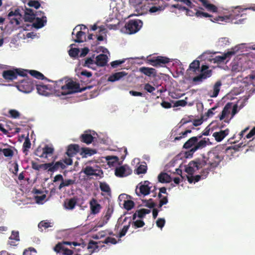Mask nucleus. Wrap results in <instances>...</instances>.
Masks as SVG:
<instances>
[{"mask_svg":"<svg viewBox=\"0 0 255 255\" xmlns=\"http://www.w3.org/2000/svg\"><path fill=\"white\" fill-rule=\"evenodd\" d=\"M224 159V154L216 149L208 152V157L203 156L202 158H196L189 162L185 171L189 174H192L197 170L202 169L208 165L211 168L218 167Z\"/></svg>","mask_w":255,"mask_h":255,"instance_id":"f257e3e1","label":"nucleus"},{"mask_svg":"<svg viewBox=\"0 0 255 255\" xmlns=\"http://www.w3.org/2000/svg\"><path fill=\"white\" fill-rule=\"evenodd\" d=\"M200 138H201V136H193L184 143L183 148L190 149L189 151L185 152L186 157H192L195 151L205 148L210 142V139L208 138H204L198 141Z\"/></svg>","mask_w":255,"mask_h":255,"instance_id":"f03ea898","label":"nucleus"},{"mask_svg":"<svg viewBox=\"0 0 255 255\" xmlns=\"http://www.w3.org/2000/svg\"><path fill=\"white\" fill-rule=\"evenodd\" d=\"M63 79L55 81L56 85L54 87L55 89H59L60 87L62 90L61 94L63 95L82 92L87 89L86 87L81 88L79 83L73 81L66 80L64 84H63Z\"/></svg>","mask_w":255,"mask_h":255,"instance_id":"7ed1b4c3","label":"nucleus"},{"mask_svg":"<svg viewBox=\"0 0 255 255\" xmlns=\"http://www.w3.org/2000/svg\"><path fill=\"white\" fill-rule=\"evenodd\" d=\"M208 65H202L201 68L200 65H189V67L187 71L191 74L192 71L193 74H200L193 78V82L195 83H199L202 82L204 79L209 78L212 75V70L208 69Z\"/></svg>","mask_w":255,"mask_h":255,"instance_id":"20e7f679","label":"nucleus"},{"mask_svg":"<svg viewBox=\"0 0 255 255\" xmlns=\"http://www.w3.org/2000/svg\"><path fill=\"white\" fill-rule=\"evenodd\" d=\"M241 49V45H237L235 47L229 49L226 52H224L222 55L216 56L214 58L210 56L209 58L207 57V62L213 63L228 62L232 58V57L236 54Z\"/></svg>","mask_w":255,"mask_h":255,"instance_id":"39448f33","label":"nucleus"},{"mask_svg":"<svg viewBox=\"0 0 255 255\" xmlns=\"http://www.w3.org/2000/svg\"><path fill=\"white\" fill-rule=\"evenodd\" d=\"M74 246H80V243L76 242L64 241L58 243L54 248V250L57 253H61L64 255H72L74 254L73 250L65 247V245H72Z\"/></svg>","mask_w":255,"mask_h":255,"instance_id":"423d86ee","label":"nucleus"},{"mask_svg":"<svg viewBox=\"0 0 255 255\" xmlns=\"http://www.w3.org/2000/svg\"><path fill=\"white\" fill-rule=\"evenodd\" d=\"M142 22L139 19L129 20L125 25L127 33L131 34L136 33L142 26Z\"/></svg>","mask_w":255,"mask_h":255,"instance_id":"0eeeda50","label":"nucleus"},{"mask_svg":"<svg viewBox=\"0 0 255 255\" xmlns=\"http://www.w3.org/2000/svg\"><path fill=\"white\" fill-rule=\"evenodd\" d=\"M148 63H152L153 64H168L170 62H172V64H179L180 61L177 59H170L167 57H162V56H153L150 57L149 56L147 58Z\"/></svg>","mask_w":255,"mask_h":255,"instance_id":"6e6552de","label":"nucleus"},{"mask_svg":"<svg viewBox=\"0 0 255 255\" xmlns=\"http://www.w3.org/2000/svg\"><path fill=\"white\" fill-rule=\"evenodd\" d=\"M240 8L239 6H237L235 8V9L233 11V12L231 13L229 15L225 16H218L214 18L213 19H210V20L212 22H218V21H226L227 22L228 20L230 19H233L235 18L236 17H238L240 16Z\"/></svg>","mask_w":255,"mask_h":255,"instance_id":"1a4fd4ad","label":"nucleus"},{"mask_svg":"<svg viewBox=\"0 0 255 255\" xmlns=\"http://www.w3.org/2000/svg\"><path fill=\"white\" fill-rule=\"evenodd\" d=\"M132 172L131 169L127 165H123L117 167L115 169V175L117 177H124L128 176Z\"/></svg>","mask_w":255,"mask_h":255,"instance_id":"9d476101","label":"nucleus"},{"mask_svg":"<svg viewBox=\"0 0 255 255\" xmlns=\"http://www.w3.org/2000/svg\"><path fill=\"white\" fill-rule=\"evenodd\" d=\"M185 10L186 11V15L189 16H193L195 15L197 17H209L210 19H212L213 17L212 15L206 13V12H202V11L196 9H195V12H194V11L188 8H186Z\"/></svg>","mask_w":255,"mask_h":255,"instance_id":"9b49d317","label":"nucleus"},{"mask_svg":"<svg viewBox=\"0 0 255 255\" xmlns=\"http://www.w3.org/2000/svg\"><path fill=\"white\" fill-rule=\"evenodd\" d=\"M113 211V208L112 207H109L107 209L105 215L102 218V221L98 223V227H102L106 225L108 223Z\"/></svg>","mask_w":255,"mask_h":255,"instance_id":"f8f14e48","label":"nucleus"},{"mask_svg":"<svg viewBox=\"0 0 255 255\" xmlns=\"http://www.w3.org/2000/svg\"><path fill=\"white\" fill-rule=\"evenodd\" d=\"M90 206L91 213L94 215L98 214L102 209L101 204L98 203L97 200L95 198H92L90 201Z\"/></svg>","mask_w":255,"mask_h":255,"instance_id":"ddd939ff","label":"nucleus"},{"mask_svg":"<svg viewBox=\"0 0 255 255\" xmlns=\"http://www.w3.org/2000/svg\"><path fill=\"white\" fill-rule=\"evenodd\" d=\"M80 146L77 144H71L67 147L66 154L70 157H71L79 152Z\"/></svg>","mask_w":255,"mask_h":255,"instance_id":"4468645a","label":"nucleus"},{"mask_svg":"<svg viewBox=\"0 0 255 255\" xmlns=\"http://www.w3.org/2000/svg\"><path fill=\"white\" fill-rule=\"evenodd\" d=\"M35 17L36 15L33 9L29 8H25L23 16L25 21L33 22L35 19Z\"/></svg>","mask_w":255,"mask_h":255,"instance_id":"2eb2a0df","label":"nucleus"},{"mask_svg":"<svg viewBox=\"0 0 255 255\" xmlns=\"http://www.w3.org/2000/svg\"><path fill=\"white\" fill-rule=\"evenodd\" d=\"M2 76L5 79L8 80L12 81L16 79L17 77L15 68L4 70L3 72Z\"/></svg>","mask_w":255,"mask_h":255,"instance_id":"dca6fc26","label":"nucleus"},{"mask_svg":"<svg viewBox=\"0 0 255 255\" xmlns=\"http://www.w3.org/2000/svg\"><path fill=\"white\" fill-rule=\"evenodd\" d=\"M229 133V129L226 128L224 130H221L220 131H215L213 134V136L215 137L217 141H221Z\"/></svg>","mask_w":255,"mask_h":255,"instance_id":"f3484780","label":"nucleus"},{"mask_svg":"<svg viewBox=\"0 0 255 255\" xmlns=\"http://www.w3.org/2000/svg\"><path fill=\"white\" fill-rule=\"evenodd\" d=\"M35 21L33 23L32 26L36 29H40L46 25L47 19L46 17H35Z\"/></svg>","mask_w":255,"mask_h":255,"instance_id":"a211bd4d","label":"nucleus"},{"mask_svg":"<svg viewBox=\"0 0 255 255\" xmlns=\"http://www.w3.org/2000/svg\"><path fill=\"white\" fill-rule=\"evenodd\" d=\"M36 89H37V93L40 95L47 96L50 94V90L47 85L36 84Z\"/></svg>","mask_w":255,"mask_h":255,"instance_id":"6ab92c4d","label":"nucleus"},{"mask_svg":"<svg viewBox=\"0 0 255 255\" xmlns=\"http://www.w3.org/2000/svg\"><path fill=\"white\" fill-rule=\"evenodd\" d=\"M94 137L91 135L89 131L86 130L83 134H81L80 136V140L86 144H90L93 141Z\"/></svg>","mask_w":255,"mask_h":255,"instance_id":"aec40b11","label":"nucleus"},{"mask_svg":"<svg viewBox=\"0 0 255 255\" xmlns=\"http://www.w3.org/2000/svg\"><path fill=\"white\" fill-rule=\"evenodd\" d=\"M77 203V199L76 198H72L66 199L64 202V207L66 209L73 210L75 208Z\"/></svg>","mask_w":255,"mask_h":255,"instance_id":"412c9836","label":"nucleus"},{"mask_svg":"<svg viewBox=\"0 0 255 255\" xmlns=\"http://www.w3.org/2000/svg\"><path fill=\"white\" fill-rule=\"evenodd\" d=\"M151 188L152 186H147V185L142 184L140 183L139 186V193H138L137 189L136 190V193L137 194V196H140V194L144 196L148 195L150 194Z\"/></svg>","mask_w":255,"mask_h":255,"instance_id":"4be33fe9","label":"nucleus"},{"mask_svg":"<svg viewBox=\"0 0 255 255\" xmlns=\"http://www.w3.org/2000/svg\"><path fill=\"white\" fill-rule=\"evenodd\" d=\"M51 164H52V167L51 168L49 169V171L50 172H54L58 170L59 168L64 169L66 167V165L63 163L62 160H60L55 163L51 162Z\"/></svg>","mask_w":255,"mask_h":255,"instance_id":"5701e85b","label":"nucleus"},{"mask_svg":"<svg viewBox=\"0 0 255 255\" xmlns=\"http://www.w3.org/2000/svg\"><path fill=\"white\" fill-rule=\"evenodd\" d=\"M81 151L80 154L82 157H87L88 156H91L96 153V151L94 149H92L87 147H83L81 148Z\"/></svg>","mask_w":255,"mask_h":255,"instance_id":"b1692460","label":"nucleus"},{"mask_svg":"<svg viewBox=\"0 0 255 255\" xmlns=\"http://www.w3.org/2000/svg\"><path fill=\"white\" fill-rule=\"evenodd\" d=\"M158 180L161 183H169L171 181V178L167 173L161 172L158 176Z\"/></svg>","mask_w":255,"mask_h":255,"instance_id":"393cba45","label":"nucleus"},{"mask_svg":"<svg viewBox=\"0 0 255 255\" xmlns=\"http://www.w3.org/2000/svg\"><path fill=\"white\" fill-rule=\"evenodd\" d=\"M126 75L127 74L126 73H125V72H118L117 73H116L109 76L108 80L111 82H115L121 79Z\"/></svg>","mask_w":255,"mask_h":255,"instance_id":"a878e982","label":"nucleus"},{"mask_svg":"<svg viewBox=\"0 0 255 255\" xmlns=\"http://www.w3.org/2000/svg\"><path fill=\"white\" fill-rule=\"evenodd\" d=\"M96 60L94 64H108V57L106 54H100L96 57Z\"/></svg>","mask_w":255,"mask_h":255,"instance_id":"bb28decb","label":"nucleus"},{"mask_svg":"<svg viewBox=\"0 0 255 255\" xmlns=\"http://www.w3.org/2000/svg\"><path fill=\"white\" fill-rule=\"evenodd\" d=\"M222 85V83L220 81H218L215 83L213 87V91L212 94L210 95L211 97H216L218 95L220 91V87Z\"/></svg>","mask_w":255,"mask_h":255,"instance_id":"cd10ccee","label":"nucleus"},{"mask_svg":"<svg viewBox=\"0 0 255 255\" xmlns=\"http://www.w3.org/2000/svg\"><path fill=\"white\" fill-rule=\"evenodd\" d=\"M139 71L147 76L154 75L156 73L155 70L152 68L143 67L139 69Z\"/></svg>","mask_w":255,"mask_h":255,"instance_id":"c85d7f7f","label":"nucleus"},{"mask_svg":"<svg viewBox=\"0 0 255 255\" xmlns=\"http://www.w3.org/2000/svg\"><path fill=\"white\" fill-rule=\"evenodd\" d=\"M232 107L231 103H227L223 108L221 115L220 116V120H223L230 113V110Z\"/></svg>","mask_w":255,"mask_h":255,"instance_id":"c756f323","label":"nucleus"},{"mask_svg":"<svg viewBox=\"0 0 255 255\" xmlns=\"http://www.w3.org/2000/svg\"><path fill=\"white\" fill-rule=\"evenodd\" d=\"M106 159L109 166H114L118 163L119 158L117 156H107Z\"/></svg>","mask_w":255,"mask_h":255,"instance_id":"7c9ffc66","label":"nucleus"},{"mask_svg":"<svg viewBox=\"0 0 255 255\" xmlns=\"http://www.w3.org/2000/svg\"><path fill=\"white\" fill-rule=\"evenodd\" d=\"M127 60V63L128 64H142L141 62L136 61L133 58H127L124 59L122 60H116L110 63V64H123Z\"/></svg>","mask_w":255,"mask_h":255,"instance_id":"2f4dec72","label":"nucleus"},{"mask_svg":"<svg viewBox=\"0 0 255 255\" xmlns=\"http://www.w3.org/2000/svg\"><path fill=\"white\" fill-rule=\"evenodd\" d=\"M86 34L84 32L82 31H78L76 34V38H73L75 42H83L85 39Z\"/></svg>","mask_w":255,"mask_h":255,"instance_id":"473e14b6","label":"nucleus"},{"mask_svg":"<svg viewBox=\"0 0 255 255\" xmlns=\"http://www.w3.org/2000/svg\"><path fill=\"white\" fill-rule=\"evenodd\" d=\"M22 86L23 87L28 86L27 89L24 91L25 93H29L34 89V83L31 80H29L28 81L23 82Z\"/></svg>","mask_w":255,"mask_h":255,"instance_id":"72a5a7b5","label":"nucleus"},{"mask_svg":"<svg viewBox=\"0 0 255 255\" xmlns=\"http://www.w3.org/2000/svg\"><path fill=\"white\" fill-rule=\"evenodd\" d=\"M243 147H246V144H243V143H240L237 144H235L231 145L230 146H228L225 149V151L226 152L230 150H234L235 152L239 151L240 150V149L243 148Z\"/></svg>","mask_w":255,"mask_h":255,"instance_id":"f704fd0d","label":"nucleus"},{"mask_svg":"<svg viewBox=\"0 0 255 255\" xmlns=\"http://www.w3.org/2000/svg\"><path fill=\"white\" fill-rule=\"evenodd\" d=\"M78 76L81 79H85V78H89L92 76L91 72H88L86 70H82L78 73Z\"/></svg>","mask_w":255,"mask_h":255,"instance_id":"c9c22d12","label":"nucleus"},{"mask_svg":"<svg viewBox=\"0 0 255 255\" xmlns=\"http://www.w3.org/2000/svg\"><path fill=\"white\" fill-rule=\"evenodd\" d=\"M43 154L44 158H47L48 155H51L54 152L53 148L49 146L48 144H46L43 148Z\"/></svg>","mask_w":255,"mask_h":255,"instance_id":"e433bc0d","label":"nucleus"},{"mask_svg":"<svg viewBox=\"0 0 255 255\" xmlns=\"http://www.w3.org/2000/svg\"><path fill=\"white\" fill-rule=\"evenodd\" d=\"M100 188L102 192H105L109 195L111 193V188L106 182H100Z\"/></svg>","mask_w":255,"mask_h":255,"instance_id":"4c0bfd02","label":"nucleus"},{"mask_svg":"<svg viewBox=\"0 0 255 255\" xmlns=\"http://www.w3.org/2000/svg\"><path fill=\"white\" fill-rule=\"evenodd\" d=\"M29 73L37 79L43 80L45 78L44 76L42 74L35 70H29Z\"/></svg>","mask_w":255,"mask_h":255,"instance_id":"58836bf2","label":"nucleus"},{"mask_svg":"<svg viewBox=\"0 0 255 255\" xmlns=\"http://www.w3.org/2000/svg\"><path fill=\"white\" fill-rule=\"evenodd\" d=\"M134 207V202L131 200H125L124 202V208L128 210H130Z\"/></svg>","mask_w":255,"mask_h":255,"instance_id":"ea45409f","label":"nucleus"},{"mask_svg":"<svg viewBox=\"0 0 255 255\" xmlns=\"http://www.w3.org/2000/svg\"><path fill=\"white\" fill-rule=\"evenodd\" d=\"M193 175V174H190V176H187L188 181L190 183L197 182L202 179V175L200 174L199 175H194V176Z\"/></svg>","mask_w":255,"mask_h":255,"instance_id":"a19ab883","label":"nucleus"},{"mask_svg":"<svg viewBox=\"0 0 255 255\" xmlns=\"http://www.w3.org/2000/svg\"><path fill=\"white\" fill-rule=\"evenodd\" d=\"M75 183V180H72V179L63 180V182H61V183L59 185L58 188L59 189H61L64 187L69 186L71 185L74 184Z\"/></svg>","mask_w":255,"mask_h":255,"instance_id":"79ce46f5","label":"nucleus"},{"mask_svg":"<svg viewBox=\"0 0 255 255\" xmlns=\"http://www.w3.org/2000/svg\"><path fill=\"white\" fill-rule=\"evenodd\" d=\"M230 44V42L228 37H221L219 39L218 41V45L220 47H224L229 45Z\"/></svg>","mask_w":255,"mask_h":255,"instance_id":"37998d69","label":"nucleus"},{"mask_svg":"<svg viewBox=\"0 0 255 255\" xmlns=\"http://www.w3.org/2000/svg\"><path fill=\"white\" fill-rule=\"evenodd\" d=\"M95 171L97 169L93 168L92 167L87 166L83 169V172L86 174L87 176H93L95 174Z\"/></svg>","mask_w":255,"mask_h":255,"instance_id":"c03bdc74","label":"nucleus"},{"mask_svg":"<svg viewBox=\"0 0 255 255\" xmlns=\"http://www.w3.org/2000/svg\"><path fill=\"white\" fill-rule=\"evenodd\" d=\"M206 55V53H203L198 57V59L195 60L191 64H200V63L202 61L207 62V57Z\"/></svg>","mask_w":255,"mask_h":255,"instance_id":"a18cd8bd","label":"nucleus"},{"mask_svg":"<svg viewBox=\"0 0 255 255\" xmlns=\"http://www.w3.org/2000/svg\"><path fill=\"white\" fill-rule=\"evenodd\" d=\"M31 147V142L28 137H26L22 145L23 152L27 151Z\"/></svg>","mask_w":255,"mask_h":255,"instance_id":"49530a36","label":"nucleus"},{"mask_svg":"<svg viewBox=\"0 0 255 255\" xmlns=\"http://www.w3.org/2000/svg\"><path fill=\"white\" fill-rule=\"evenodd\" d=\"M17 77L18 76L22 77H26L29 73V70L24 69L22 68H15Z\"/></svg>","mask_w":255,"mask_h":255,"instance_id":"de8ad7c7","label":"nucleus"},{"mask_svg":"<svg viewBox=\"0 0 255 255\" xmlns=\"http://www.w3.org/2000/svg\"><path fill=\"white\" fill-rule=\"evenodd\" d=\"M2 152L5 157H11L13 155V151L10 148H0V153Z\"/></svg>","mask_w":255,"mask_h":255,"instance_id":"09e8293b","label":"nucleus"},{"mask_svg":"<svg viewBox=\"0 0 255 255\" xmlns=\"http://www.w3.org/2000/svg\"><path fill=\"white\" fill-rule=\"evenodd\" d=\"M137 213V216L139 218H143L146 214H149L151 212L150 210L146 209H141L136 211Z\"/></svg>","mask_w":255,"mask_h":255,"instance_id":"8fccbe9b","label":"nucleus"},{"mask_svg":"<svg viewBox=\"0 0 255 255\" xmlns=\"http://www.w3.org/2000/svg\"><path fill=\"white\" fill-rule=\"evenodd\" d=\"M143 203H144V206L149 208H153L155 207L156 204L153 201L152 199H149V200H142Z\"/></svg>","mask_w":255,"mask_h":255,"instance_id":"3c124183","label":"nucleus"},{"mask_svg":"<svg viewBox=\"0 0 255 255\" xmlns=\"http://www.w3.org/2000/svg\"><path fill=\"white\" fill-rule=\"evenodd\" d=\"M205 7L209 11L211 12H217L218 10L217 7L213 4L210 3L209 1L206 5Z\"/></svg>","mask_w":255,"mask_h":255,"instance_id":"603ef678","label":"nucleus"},{"mask_svg":"<svg viewBox=\"0 0 255 255\" xmlns=\"http://www.w3.org/2000/svg\"><path fill=\"white\" fill-rule=\"evenodd\" d=\"M212 168L208 166V167L203 168L200 172V175L202 176V179H205L208 176L210 171Z\"/></svg>","mask_w":255,"mask_h":255,"instance_id":"864d4df0","label":"nucleus"},{"mask_svg":"<svg viewBox=\"0 0 255 255\" xmlns=\"http://www.w3.org/2000/svg\"><path fill=\"white\" fill-rule=\"evenodd\" d=\"M145 223L143 220H135L132 223V226L135 229L141 228L144 226Z\"/></svg>","mask_w":255,"mask_h":255,"instance_id":"5fc2aeb1","label":"nucleus"},{"mask_svg":"<svg viewBox=\"0 0 255 255\" xmlns=\"http://www.w3.org/2000/svg\"><path fill=\"white\" fill-rule=\"evenodd\" d=\"M19 16L21 17V14L20 13V9L19 8H16L14 11H10L8 13V18H10L12 16Z\"/></svg>","mask_w":255,"mask_h":255,"instance_id":"6e6d98bb","label":"nucleus"},{"mask_svg":"<svg viewBox=\"0 0 255 255\" xmlns=\"http://www.w3.org/2000/svg\"><path fill=\"white\" fill-rule=\"evenodd\" d=\"M68 53L71 57H77L79 53V49L71 48L68 51Z\"/></svg>","mask_w":255,"mask_h":255,"instance_id":"4d7b16f0","label":"nucleus"},{"mask_svg":"<svg viewBox=\"0 0 255 255\" xmlns=\"http://www.w3.org/2000/svg\"><path fill=\"white\" fill-rule=\"evenodd\" d=\"M130 224H131V222H129L128 223V225H125L123 227L122 230L121 231V232L119 234V238H121L123 237L124 236H125V234H126L127 232L128 231V229L130 227Z\"/></svg>","mask_w":255,"mask_h":255,"instance_id":"13d9d810","label":"nucleus"},{"mask_svg":"<svg viewBox=\"0 0 255 255\" xmlns=\"http://www.w3.org/2000/svg\"><path fill=\"white\" fill-rule=\"evenodd\" d=\"M230 66H232V71L234 73H237V72H239V71L243 70L242 65H230Z\"/></svg>","mask_w":255,"mask_h":255,"instance_id":"bf43d9fd","label":"nucleus"},{"mask_svg":"<svg viewBox=\"0 0 255 255\" xmlns=\"http://www.w3.org/2000/svg\"><path fill=\"white\" fill-rule=\"evenodd\" d=\"M23 255H36V251L34 248H30L28 250H24Z\"/></svg>","mask_w":255,"mask_h":255,"instance_id":"052dcab7","label":"nucleus"},{"mask_svg":"<svg viewBox=\"0 0 255 255\" xmlns=\"http://www.w3.org/2000/svg\"><path fill=\"white\" fill-rule=\"evenodd\" d=\"M10 117L13 119H17L19 117L20 113L15 110H10L8 112Z\"/></svg>","mask_w":255,"mask_h":255,"instance_id":"680f3d73","label":"nucleus"},{"mask_svg":"<svg viewBox=\"0 0 255 255\" xmlns=\"http://www.w3.org/2000/svg\"><path fill=\"white\" fill-rule=\"evenodd\" d=\"M34 154L36 156L39 157H44L43 154V148L41 146H38L34 152Z\"/></svg>","mask_w":255,"mask_h":255,"instance_id":"e2e57ef3","label":"nucleus"},{"mask_svg":"<svg viewBox=\"0 0 255 255\" xmlns=\"http://www.w3.org/2000/svg\"><path fill=\"white\" fill-rule=\"evenodd\" d=\"M147 171L146 166L140 165L136 169V173L138 174L145 173Z\"/></svg>","mask_w":255,"mask_h":255,"instance_id":"0e129e2a","label":"nucleus"},{"mask_svg":"<svg viewBox=\"0 0 255 255\" xmlns=\"http://www.w3.org/2000/svg\"><path fill=\"white\" fill-rule=\"evenodd\" d=\"M144 90L148 93H152L155 89L149 83H146L144 86Z\"/></svg>","mask_w":255,"mask_h":255,"instance_id":"69168bd1","label":"nucleus"},{"mask_svg":"<svg viewBox=\"0 0 255 255\" xmlns=\"http://www.w3.org/2000/svg\"><path fill=\"white\" fill-rule=\"evenodd\" d=\"M28 5L31 7H34L36 9H37L40 6V3L37 0H30L28 2Z\"/></svg>","mask_w":255,"mask_h":255,"instance_id":"338daca9","label":"nucleus"},{"mask_svg":"<svg viewBox=\"0 0 255 255\" xmlns=\"http://www.w3.org/2000/svg\"><path fill=\"white\" fill-rule=\"evenodd\" d=\"M98 248L97 244L94 241H90L87 246V248L88 249H92V253L95 250V249Z\"/></svg>","mask_w":255,"mask_h":255,"instance_id":"774afa93","label":"nucleus"}]
</instances>
